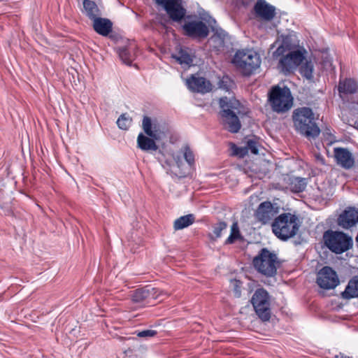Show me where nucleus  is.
Masks as SVG:
<instances>
[{
	"mask_svg": "<svg viewBox=\"0 0 358 358\" xmlns=\"http://www.w3.org/2000/svg\"><path fill=\"white\" fill-rule=\"evenodd\" d=\"M268 101L273 111L282 113L292 108L293 97L288 87L275 86L268 93Z\"/></svg>",
	"mask_w": 358,
	"mask_h": 358,
	"instance_id": "39448f33",
	"label": "nucleus"
},
{
	"mask_svg": "<svg viewBox=\"0 0 358 358\" xmlns=\"http://www.w3.org/2000/svg\"><path fill=\"white\" fill-rule=\"evenodd\" d=\"M227 227V224L225 222L220 221L216 224H215L213 227V234L215 237H211L212 239H216L221 236L222 231L225 230Z\"/></svg>",
	"mask_w": 358,
	"mask_h": 358,
	"instance_id": "72a5a7b5",
	"label": "nucleus"
},
{
	"mask_svg": "<svg viewBox=\"0 0 358 358\" xmlns=\"http://www.w3.org/2000/svg\"><path fill=\"white\" fill-rule=\"evenodd\" d=\"M292 119L296 129L306 136L313 134V113L310 108L301 107L293 111Z\"/></svg>",
	"mask_w": 358,
	"mask_h": 358,
	"instance_id": "6e6552de",
	"label": "nucleus"
},
{
	"mask_svg": "<svg viewBox=\"0 0 358 358\" xmlns=\"http://www.w3.org/2000/svg\"><path fill=\"white\" fill-rule=\"evenodd\" d=\"M236 67L245 76H250L259 67V55L252 50H238L233 58Z\"/></svg>",
	"mask_w": 358,
	"mask_h": 358,
	"instance_id": "423d86ee",
	"label": "nucleus"
},
{
	"mask_svg": "<svg viewBox=\"0 0 358 358\" xmlns=\"http://www.w3.org/2000/svg\"><path fill=\"white\" fill-rule=\"evenodd\" d=\"M195 221V217L193 214L183 215L176 219L173 224L175 230H180L192 224Z\"/></svg>",
	"mask_w": 358,
	"mask_h": 358,
	"instance_id": "c85d7f7f",
	"label": "nucleus"
},
{
	"mask_svg": "<svg viewBox=\"0 0 358 358\" xmlns=\"http://www.w3.org/2000/svg\"><path fill=\"white\" fill-rule=\"evenodd\" d=\"M334 152L337 164L343 168L349 169L354 166V157L347 148H335Z\"/></svg>",
	"mask_w": 358,
	"mask_h": 358,
	"instance_id": "6ab92c4d",
	"label": "nucleus"
},
{
	"mask_svg": "<svg viewBox=\"0 0 358 358\" xmlns=\"http://www.w3.org/2000/svg\"><path fill=\"white\" fill-rule=\"evenodd\" d=\"M247 153V148H237L236 147L234 150V155L243 157Z\"/></svg>",
	"mask_w": 358,
	"mask_h": 358,
	"instance_id": "58836bf2",
	"label": "nucleus"
},
{
	"mask_svg": "<svg viewBox=\"0 0 358 358\" xmlns=\"http://www.w3.org/2000/svg\"><path fill=\"white\" fill-rule=\"evenodd\" d=\"M219 104L221 108L220 114L224 127L231 133L238 132L241 124L236 110H238L240 102L236 99H229L224 96L220 99Z\"/></svg>",
	"mask_w": 358,
	"mask_h": 358,
	"instance_id": "7ed1b4c3",
	"label": "nucleus"
},
{
	"mask_svg": "<svg viewBox=\"0 0 358 358\" xmlns=\"http://www.w3.org/2000/svg\"><path fill=\"white\" fill-rule=\"evenodd\" d=\"M185 34L194 39H204L209 34V29L205 22L201 20H191L182 25Z\"/></svg>",
	"mask_w": 358,
	"mask_h": 358,
	"instance_id": "9b49d317",
	"label": "nucleus"
},
{
	"mask_svg": "<svg viewBox=\"0 0 358 358\" xmlns=\"http://www.w3.org/2000/svg\"><path fill=\"white\" fill-rule=\"evenodd\" d=\"M358 85L355 80L348 78L343 81H340L338 85V92L341 94H354L357 92Z\"/></svg>",
	"mask_w": 358,
	"mask_h": 358,
	"instance_id": "bb28decb",
	"label": "nucleus"
},
{
	"mask_svg": "<svg viewBox=\"0 0 358 358\" xmlns=\"http://www.w3.org/2000/svg\"><path fill=\"white\" fill-rule=\"evenodd\" d=\"M299 229L298 217L290 213L279 215L271 222L273 233L278 239L283 241L294 237Z\"/></svg>",
	"mask_w": 358,
	"mask_h": 358,
	"instance_id": "f03ea898",
	"label": "nucleus"
},
{
	"mask_svg": "<svg viewBox=\"0 0 358 358\" xmlns=\"http://www.w3.org/2000/svg\"><path fill=\"white\" fill-rule=\"evenodd\" d=\"M242 238L240 233L238 224L237 222H234L231 227V233L229 236L225 241V244H232L236 241Z\"/></svg>",
	"mask_w": 358,
	"mask_h": 358,
	"instance_id": "2f4dec72",
	"label": "nucleus"
},
{
	"mask_svg": "<svg viewBox=\"0 0 358 358\" xmlns=\"http://www.w3.org/2000/svg\"><path fill=\"white\" fill-rule=\"evenodd\" d=\"M228 41V34L222 29L216 30L215 33L210 38L213 47L217 50H224L227 46Z\"/></svg>",
	"mask_w": 358,
	"mask_h": 358,
	"instance_id": "4be33fe9",
	"label": "nucleus"
},
{
	"mask_svg": "<svg viewBox=\"0 0 358 358\" xmlns=\"http://www.w3.org/2000/svg\"><path fill=\"white\" fill-rule=\"evenodd\" d=\"M252 264L259 273L267 277L275 275L277 268L280 266L277 255L266 248L260 250L258 255L254 257Z\"/></svg>",
	"mask_w": 358,
	"mask_h": 358,
	"instance_id": "20e7f679",
	"label": "nucleus"
},
{
	"mask_svg": "<svg viewBox=\"0 0 358 358\" xmlns=\"http://www.w3.org/2000/svg\"><path fill=\"white\" fill-rule=\"evenodd\" d=\"M179 177L182 178V177H185V173H180V174L178 175Z\"/></svg>",
	"mask_w": 358,
	"mask_h": 358,
	"instance_id": "c03bdc74",
	"label": "nucleus"
},
{
	"mask_svg": "<svg viewBox=\"0 0 358 358\" xmlns=\"http://www.w3.org/2000/svg\"><path fill=\"white\" fill-rule=\"evenodd\" d=\"M279 208L270 201H264L257 207L255 216L258 222L263 224L271 223L278 217Z\"/></svg>",
	"mask_w": 358,
	"mask_h": 358,
	"instance_id": "f8f14e48",
	"label": "nucleus"
},
{
	"mask_svg": "<svg viewBox=\"0 0 358 358\" xmlns=\"http://www.w3.org/2000/svg\"><path fill=\"white\" fill-rule=\"evenodd\" d=\"M251 303L256 314L262 321H268L271 318V301L268 292L263 289H257L252 295Z\"/></svg>",
	"mask_w": 358,
	"mask_h": 358,
	"instance_id": "1a4fd4ad",
	"label": "nucleus"
},
{
	"mask_svg": "<svg viewBox=\"0 0 358 358\" xmlns=\"http://www.w3.org/2000/svg\"><path fill=\"white\" fill-rule=\"evenodd\" d=\"M357 127H358V122H357Z\"/></svg>",
	"mask_w": 358,
	"mask_h": 358,
	"instance_id": "a18cd8bd",
	"label": "nucleus"
},
{
	"mask_svg": "<svg viewBox=\"0 0 358 358\" xmlns=\"http://www.w3.org/2000/svg\"><path fill=\"white\" fill-rule=\"evenodd\" d=\"M342 297L346 299L358 297V278H353L349 281L345 291L342 292Z\"/></svg>",
	"mask_w": 358,
	"mask_h": 358,
	"instance_id": "cd10ccee",
	"label": "nucleus"
},
{
	"mask_svg": "<svg viewBox=\"0 0 358 358\" xmlns=\"http://www.w3.org/2000/svg\"><path fill=\"white\" fill-rule=\"evenodd\" d=\"M323 241L336 254H341L352 247V238L341 231H326L323 234Z\"/></svg>",
	"mask_w": 358,
	"mask_h": 358,
	"instance_id": "0eeeda50",
	"label": "nucleus"
},
{
	"mask_svg": "<svg viewBox=\"0 0 358 358\" xmlns=\"http://www.w3.org/2000/svg\"><path fill=\"white\" fill-rule=\"evenodd\" d=\"M186 84L191 91L201 94L210 92L213 90V85L209 80L196 75H192L187 79Z\"/></svg>",
	"mask_w": 358,
	"mask_h": 358,
	"instance_id": "dca6fc26",
	"label": "nucleus"
},
{
	"mask_svg": "<svg viewBox=\"0 0 358 358\" xmlns=\"http://www.w3.org/2000/svg\"><path fill=\"white\" fill-rule=\"evenodd\" d=\"M136 47L132 45L119 48L118 54L121 60L126 64L130 65L136 57Z\"/></svg>",
	"mask_w": 358,
	"mask_h": 358,
	"instance_id": "5701e85b",
	"label": "nucleus"
},
{
	"mask_svg": "<svg viewBox=\"0 0 358 358\" xmlns=\"http://www.w3.org/2000/svg\"><path fill=\"white\" fill-rule=\"evenodd\" d=\"M173 159L176 162L177 166L180 169L182 165V162L180 156H174Z\"/></svg>",
	"mask_w": 358,
	"mask_h": 358,
	"instance_id": "ea45409f",
	"label": "nucleus"
},
{
	"mask_svg": "<svg viewBox=\"0 0 358 358\" xmlns=\"http://www.w3.org/2000/svg\"><path fill=\"white\" fill-rule=\"evenodd\" d=\"M92 27L97 34L103 36H107L113 30L112 22L100 16L93 20Z\"/></svg>",
	"mask_w": 358,
	"mask_h": 358,
	"instance_id": "aec40b11",
	"label": "nucleus"
},
{
	"mask_svg": "<svg viewBox=\"0 0 358 358\" xmlns=\"http://www.w3.org/2000/svg\"><path fill=\"white\" fill-rule=\"evenodd\" d=\"M240 282L238 280H234V285L236 286V289L238 287V284Z\"/></svg>",
	"mask_w": 358,
	"mask_h": 358,
	"instance_id": "37998d69",
	"label": "nucleus"
},
{
	"mask_svg": "<svg viewBox=\"0 0 358 358\" xmlns=\"http://www.w3.org/2000/svg\"><path fill=\"white\" fill-rule=\"evenodd\" d=\"M247 150H250L254 155L258 154V146L257 141L250 139L247 141Z\"/></svg>",
	"mask_w": 358,
	"mask_h": 358,
	"instance_id": "e433bc0d",
	"label": "nucleus"
},
{
	"mask_svg": "<svg viewBox=\"0 0 358 358\" xmlns=\"http://www.w3.org/2000/svg\"><path fill=\"white\" fill-rule=\"evenodd\" d=\"M276 47L273 52L272 57L278 61V69L284 75L292 73L308 57L307 50L293 41L291 36L283 37L281 41L277 40L271 48Z\"/></svg>",
	"mask_w": 358,
	"mask_h": 358,
	"instance_id": "f257e3e1",
	"label": "nucleus"
},
{
	"mask_svg": "<svg viewBox=\"0 0 358 358\" xmlns=\"http://www.w3.org/2000/svg\"><path fill=\"white\" fill-rule=\"evenodd\" d=\"M254 10L256 15L265 21H271L275 15V8L264 0L257 1Z\"/></svg>",
	"mask_w": 358,
	"mask_h": 358,
	"instance_id": "f3484780",
	"label": "nucleus"
},
{
	"mask_svg": "<svg viewBox=\"0 0 358 358\" xmlns=\"http://www.w3.org/2000/svg\"><path fill=\"white\" fill-rule=\"evenodd\" d=\"M83 12L91 20H94L101 15L100 10L94 1L90 0L83 1Z\"/></svg>",
	"mask_w": 358,
	"mask_h": 358,
	"instance_id": "b1692460",
	"label": "nucleus"
},
{
	"mask_svg": "<svg viewBox=\"0 0 358 358\" xmlns=\"http://www.w3.org/2000/svg\"><path fill=\"white\" fill-rule=\"evenodd\" d=\"M313 66L310 63H306L305 65L302 66L300 68V73L301 74L306 78L307 79H311L313 77Z\"/></svg>",
	"mask_w": 358,
	"mask_h": 358,
	"instance_id": "c9c22d12",
	"label": "nucleus"
},
{
	"mask_svg": "<svg viewBox=\"0 0 358 358\" xmlns=\"http://www.w3.org/2000/svg\"><path fill=\"white\" fill-rule=\"evenodd\" d=\"M314 131H315V137L318 136L321 131L320 127L317 125L316 123H315V129H314Z\"/></svg>",
	"mask_w": 358,
	"mask_h": 358,
	"instance_id": "a19ab883",
	"label": "nucleus"
},
{
	"mask_svg": "<svg viewBox=\"0 0 358 358\" xmlns=\"http://www.w3.org/2000/svg\"><path fill=\"white\" fill-rule=\"evenodd\" d=\"M164 295H166V293L159 289L146 286L134 291L131 298L135 303H149L151 299L163 300L162 296Z\"/></svg>",
	"mask_w": 358,
	"mask_h": 358,
	"instance_id": "4468645a",
	"label": "nucleus"
},
{
	"mask_svg": "<svg viewBox=\"0 0 358 358\" xmlns=\"http://www.w3.org/2000/svg\"><path fill=\"white\" fill-rule=\"evenodd\" d=\"M132 122V119L127 113L122 114L117 120V127L122 130H127Z\"/></svg>",
	"mask_w": 358,
	"mask_h": 358,
	"instance_id": "473e14b6",
	"label": "nucleus"
},
{
	"mask_svg": "<svg viewBox=\"0 0 358 358\" xmlns=\"http://www.w3.org/2000/svg\"><path fill=\"white\" fill-rule=\"evenodd\" d=\"M173 57L181 65L191 66L193 63V55L187 48H180Z\"/></svg>",
	"mask_w": 358,
	"mask_h": 358,
	"instance_id": "393cba45",
	"label": "nucleus"
},
{
	"mask_svg": "<svg viewBox=\"0 0 358 358\" xmlns=\"http://www.w3.org/2000/svg\"><path fill=\"white\" fill-rule=\"evenodd\" d=\"M155 3L164 8L167 15L174 22H180L186 15L182 0H155Z\"/></svg>",
	"mask_w": 358,
	"mask_h": 358,
	"instance_id": "9d476101",
	"label": "nucleus"
},
{
	"mask_svg": "<svg viewBox=\"0 0 358 358\" xmlns=\"http://www.w3.org/2000/svg\"><path fill=\"white\" fill-rule=\"evenodd\" d=\"M317 57H320L321 59V61L320 62V65L321 66L323 70L328 71L332 69L331 59L327 50H319L317 52Z\"/></svg>",
	"mask_w": 358,
	"mask_h": 358,
	"instance_id": "7c9ffc66",
	"label": "nucleus"
},
{
	"mask_svg": "<svg viewBox=\"0 0 358 358\" xmlns=\"http://www.w3.org/2000/svg\"><path fill=\"white\" fill-rule=\"evenodd\" d=\"M183 156L189 166H192L194 163V155L189 146L185 145L182 148Z\"/></svg>",
	"mask_w": 358,
	"mask_h": 358,
	"instance_id": "f704fd0d",
	"label": "nucleus"
},
{
	"mask_svg": "<svg viewBox=\"0 0 358 358\" xmlns=\"http://www.w3.org/2000/svg\"><path fill=\"white\" fill-rule=\"evenodd\" d=\"M306 187V179L299 177H289L287 179V188L290 191L299 193L303 192Z\"/></svg>",
	"mask_w": 358,
	"mask_h": 358,
	"instance_id": "a878e982",
	"label": "nucleus"
},
{
	"mask_svg": "<svg viewBox=\"0 0 358 358\" xmlns=\"http://www.w3.org/2000/svg\"><path fill=\"white\" fill-rule=\"evenodd\" d=\"M156 141H157L156 138L150 137L143 133H140L137 137V146L143 151H156L159 148L156 143Z\"/></svg>",
	"mask_w": 358,
	"mask_h": 358,
	"instance_id": "412c9836",
	"label": "nucleus"
},
{
	"mask_svg": "<svg viewBox=\"0 0 358 358\" xmlns=\"http://www.w3.org/2000/svg\"><path fill=\"white\" fill-rule=\"evenodd\" d=\"M142 129L144 133L157 140H161L166 134L165 127L157 119L144 116L142 120Z\"/></svg>",
	"mask_w": 358,
	"mask_h": 358,
	"instance_id": "ddd939ff",
	"label": "nucleus"
},
{
	"mask_svg": "<svg viewBox=\"0 0 358 358\" xmlns=\"http://www.w3.org/2000/svg\"><path fill=\"white\" fill-rule=\"evenodd\" d=\"M157 334V331L152 329H147L143 330L141 331H139L137 334V336L138 337L143 338V337H153Z\"/></svg>",
	"mask_w": 358,
	"mask_h": 358,
	"instance_id": "4c0bfd02",
	"label": "nucleus"
},
{
	"mask_svg": "<svg viewBox=\"0 0 358 358\" xmlns=\"http://www.w3.org/2000/svg\"><path fill=\"white\" fill-rule=\"evenodd\" d=\"M358 222V211L355 208H348L338 218V224L345 229L354 227Z\"/></svg>",
	"mask_w": 358,
	"mask_h": 358,
	"instance_id": "a211bd4d",
	"label": "nucleus"
},
{
	"mask_svg": "<svg viewBox=\"0 0 358 358\" xmlns=\"http://www.w3.org/2000/svg\"><path fill=\"white\" fill-rule=\"evenodd\" d=\"M217 87L220 90L229 92L236 87V84L230 77L228 76H224L219 78Z\"/></svg>",
	"mask_w": 358,
	"mask_h": 358,
	"instance_id": "c756f323",
	"label": "nucleus"
},
{
	"mask_svg": "<svg viewBox=\"0 0 358 358\" xmlns=\"http://www.w3.org/2000/svg\"><path fill=\"white\" fill-rule=\"evenodd\" d=\"M339 282L336 272L331 267L324 266L317 273V283L322 289H334Z\"/></svg>",
	"mask_w": 358,
	"mask_h": 358,
	"instance_id": "2eb2a0df",
	"label": "nucleus"
},
{
	"mask_svg": "<svg viewBox=\"0 0 358 358\" xmlns=\"http://www.w3.org/2000/svg\"><path fill=\"white\" fill-rule=\"evenodd\" d=\"M323 134L324 135H327L328 136H331L330 130L329 129H327V128H325L324 131H323Z\"/></svg>",
	"mask_w": 358,
	"mask_h": 358,
	"instance_id": "79ce46f5",
	"label": "nucleus"
}]
</instances>
